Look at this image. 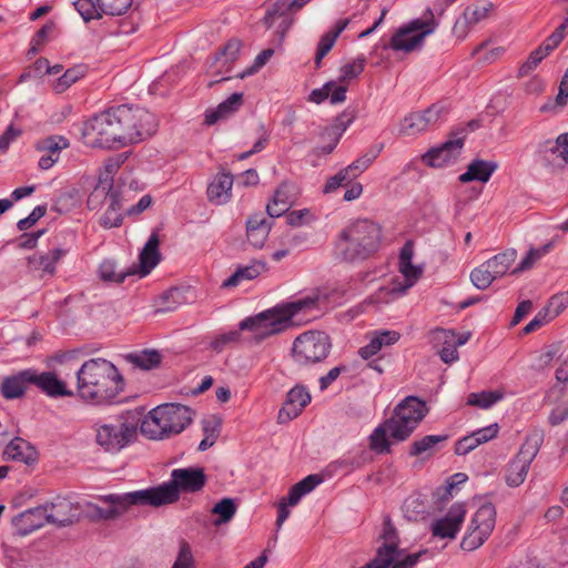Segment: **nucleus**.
Returning <instances> with one entry per match:
<instances>
[{
    "instance_id": "obj_28",
    "label": "nucleus",
    "mask_w": 568,
    "mask_h": 568,
    "mask_svg": "<svg viewBox=\"0 0 568 568\" xmlns=\"http://www.w3.org/2000/svg\"><path fill=\"white\" fill-rule=\"evenodd\" d=\"M271 230V223L262 214L257 213L252 215L246 222L247 241L256 248H261Z\"/></svg>"
},
{
    "instance_id": "obj_14",
    "label": "nucleus",
    "mask_w": 568,
    "mask_h": 568,
    "mask_svg": "<svg viewBox=\"0 0 568 568\" xmlns=\"http://www.w3.org/2000/svg\"><path fill=\"white\" fill-rule=\"evenodd\" d=\"M466 130L459 129L450 133L449 139L438 146L432 148L423 156L422 161L432 168H442L455 161L464 146Z\"/></svg>"
},
{
    "instance_id": "obj_3",
    "label": "nucleus",
    "mask_w": 568,
    "mask_h": 568,
    "mask_svg": "<svg viewBox=\"0 0 568 568\" xmlns=\"http://www.w3.org/2000/svg\"><path fill=\"white\" fill-rule=\"evenodd\" d=\"M78 394L92 404L113 402L124 389V381L118 368L104 358H91L77 372Z\"/></svg>"
},
{
    "instance_id": "obj_52",
    "label": "nucleus",
    "mask_w": 568,
    "mask_h": 568,
    "mask_svg": "<svg viewBox=\"0 0 568 568\" xmlns=\"http://www.w3.org/2000/svg\"><path fill=\"white\" fill-rule=\"evenodd\" d=\"M241 334L239 331H231L229 333L216 336L210 344V347L216 353H221L227 345L239 342Z\"/></svg>"
},
{
    "instance_id": "obj_53",
    "label": "nucleus",
    "mask_w": 568,
    "mask_h": 568,
    "mask_svg": "<svg viewBox=\"0 0 568 568\" xmlns=\"http://www.w3.org/2000/svg\"><path fill=\"white\" fill-rule=\"evenodd\" d=\"M193 562V555L189 542L181 540L179 555L172 568H192Z\"/></svg>"
},
{
    "instance_id": "obj_24",
    "label": "nucleus",
    "mask_w": 568,
    "mask_h": 568,
    "mask_svg": "<svg viewBox=\"0 0 568 568\" xmlns=\"http://www.w3.org/2000/svg\"><path fill=\"white\" fill-rule=\"evenodd\" d=\"M28 384H32V369H23L6 376L0 385V394L6 399L20 398L26 394Z\"/></svg>"
},
{
    "instance_id": "obj_17",
    "label": "nucleus",
    "mask_w": 568,
    "mask_h": 568,
    "mask_svg": "<svg viewBox=\"0 0 568 568\" xmlns=\"http://www.w3.org/2000/svg\"><path fill=\"white\" fill-rule=\"evenodd\" d=\"M49 524L58 527H65L80 519L81 511L77 503L68 497L57 496L52 501L45 504Z\"/></svg>"
},
{
    "instance_id": "obj_23",
    "label": "nucleus",
    "mask_w": 568,
    "mask_h": 568,
    "mask_svg": "<svg viewBox=\"0 0 568 568\" xmlns=\"http://www.w3.org/2000/svg\"><path fill=\"white\" fill-rule=\"evenodd\" d=\"M381 538L384 540V542L377 549L376 555L383 559H387L392 565L399 561L402 550L398 547V536L396 528L392 524V520L388 516L385 517L383 534Z\"/></svg>"
},
{
    "instance_id": "obj_4",
    "label": "nucleus",
    "mask_w": 568,
    "mask_h": 568,
    "mask_svg": "<svg viewBox=\"0 0 568 568\" xmlns=\"http://www.w3.org/2000/svg\"><path fill=\"white\" fill-rule=\"evenodd\" d=\"M382 229L367 219L356 220L345 226L334 241L333 254L342 263H361L381 247Z\"/></svg>"
},
{
    "instance_id": "obj_46",
    "label": "nucleus",
    "mask_w": 568,
    "mask_h": 568,
    "mask_svg": "<svg viewBox=\"0 0 568 568\" xmlns=\"http://www.w3.org/2000/svg\"><path fill=\"white\" fill-rule=\"evenodd\" d=\"M503 398V394L497 390L470 393L467 397V404L480 408H489Z\"/></svg>"
},
{
    "instance_id": "obj_43",
    "label": "nucleus",
    "mask_w": 568,
    "mask_h": 568,
    "mask_svg": "<svg viewBox=\"0 0 568 568\" xmlns=\"http://www.w3.org/2000/svg\"><path fill=\"white\" fill-rule=\"evenodd\" d=\"M129 359L142 369H152L161 364L162 355L155 349H145L139 354L129 355Z\"/></svg>"
},
{
    "instance_id": "obj_37",
    "label": "nucleus",
    "mask_w": 568,
    "mask_h": 568,
    "mask_svg": "<svg viewBox=\"0 0 568 568\" xmlns=\"http://www.w3.org/2000/svg\"><path fill=\"white\" fill-rule=\"evenodd\" d=\"M515 258H516V251L508 250V251H505L503 253L495 255L494 257L489 258L488 261H486L484 263H485L486 267L489 268L491 274L496 278H499L507 273L510 265L515 262Z\"/></svg>"
},
{
    "instance_id": "obj_22",
    "label": "nucleus",
    "mask_w": 568,
    "mask_h": 568,
    "mask_svg": "<svg viewBox=\"0 0 568 568\" xmlns=\"http://www.w3.org/2000/svg\"><path fill=\"white\" fill-rule=\"evenodd\" d=\"M356 119L355 110L346 109L336 119L334 124L329 125V144H323L315 148L316 155H326L333 152L339 142L343 133Z\"/></svg>"
},
{
    "instance_id": "obj_9",
    "label": "nucleus",
    "mask_w": 568,
    "mask_h": 568,
    "mask_svg": "<svg viewBox=\"0 0 568 568\" xmlns=\"http://www.w3.org/2000/svg\"><path fill=\"white\" fill-rule=\"evenodd\" d=\"M544 442L541 432H534L526 437L516 457L509 463L506 473V484L510 487L521 485L528 474L530 464L537 456Z\"/></svg>"
},
{
    "instance_id": "obj_32",
    "label": "nucleus",
    "mask_w": 568,
    "mask_h": 568,
    "mask_svg": "<svg viewBox=\"0 0 568 568\" xmlns=\"http://www.w3.org/2000/svg\"><path fill=\"white\" fill-rule=\"evenodd\" d=\"M286 4L284 2H275L271 8L267 9L262 22L267 28L271 29L276 20H280L277 24V34L280 36V40L282 41L285 37V33L292 26V20L286 16Z\"/></svg>"
},
{
    "instance_id": "obj_1",
    "label": "nucleus",
    "mask_w": 568,
    "mask_h": 568,
    "mask_svg": "<svg viewBox=\"0 0 568 568\" xmlns=\"http://www.w3.org/2000/svg\"><path fill=\"white\" fill-rule=\"evenodd\" d=\"M155 131L154 114L143 108L121 104L90 119L82 134L91 146L112 149L141 142Z\"/></svg>"
},
{
    "instance_id": "obj_15",
    "label": "nucleus",
    "mask_w": 568,
    "mask_h": 568,
    "mask_svg": "<svg viewBox=\"0 0 568 568\" xmlns=\"http://www.w3.org/2000/svg\"><path fill=\"white\" fill-rule=\"evenodd\" d=\"M133 0H75L74 8L85 22L103 16L124 14Z\"/></svg>"
},
{
    "instance_id": "obj_44",
    "label": "nucleus",
    "mask_w": 568,
    "mask_h": 568,
    "mask_svg": "<svg viewBox=\"0 0 568 568\" xmlns=\"http://www.w3.org/2000/svg\"><path fill=\"white\" fill-rule=\"evenodd\" d=\"M236 513V505L232 498H223L214 505L212 514L219 517L214 520V526H221L231 521Z\"/></svg>"
},
{
    "instance_id": "obj_47",
    "label": "nucleus",
    "mask_w": 568,
    "mask_h": 568,
    "mask_svg": "<svg viewBox=\"0 0 568 568\" xmlns=\"http://www.w3.org/2000/svg\"><path fill=\"white\" fill-rule=\"evenodd\" d=\"M85 73L83 65H77L68 69L55 82L54 90L58 93L65 91L74 82L81 79Z\"/></svg>"
},
{
    "instance_id": "obj_11",
    "label": "nucleus",
    "mask_w": 568,
    "mask_h": 568,
    "mask_svg": "<svg viewBox=\"0 0 568 568\" xmlns=\"http://www.w3.org/2000/svg\"><path fill=\"white\" fill-rule=\"evenodd\" d=\"M169 493L166 491L164 484L156 487L146 489L135 490L125 494H110L102 497V500L108 504L120 505L124 513L131 506H152L160 507L170 505Z\"/></svg>"
},
{
    "instance_id": "obj_55",
    "label": "nucleus",
    "mask_w": 568,
    "mask_h": 568,
    "mask_svg": "<svg viewBox=\"0 0 568 568\" xmlns=\"http://www.w3.org/2000/svg\"><path fill=\"white\" fill-rule=\"evenodd\" d=\"M336 39L334 36H331L329 33H325L322 36L316 50L315 55V65L316 68L321 67L322 59L332 50Z\"/></svg>"
},
{
    "instance_id": "obj_27",
    "label": "nucleus",
    "mask_w": 568,
    "mask_h": 568,
    "mask_svg": "<svg viewBox=\"0 0 568 568\" xmlns=\"http://www.w3.org/2000/svg\"><path fill=\"white\" fill-rule=\"evenodd\" d=\"M243 104V93L234 92L216 108L205 112V124L213 125L220 120L227 119Z\"/></svg>"
},
{
    "instance_id": "obj_29",
    "label": "nucleus",
    "mask_w": 568,
    "mask_h": 568,
    "mask_svg": "<svg viewBox=\"0 0 568 568\" xmlns=\"http://www.w3.org/2000/svg\"><path fill=\"white\" fill-rule=\"evenodd\" d=\"M159 244L158 234L152 233L139 255L140 266L136 270L141 276L148 275L159 264L161 260Z\"/></svg>"
},
{
    "instance_id": "obj_36",
    "label": "nucleus",
    "mask_w": 568,
    "mask_h": 568,
    "mask_svg": "<svg viewBox=\"0 0 568 568\" xmlns=\"http://www.w3.org/2000/svg\"><path fill=\"white\" fill-rule=\"evenodd\" d=\"M111 195H121V191L114 187V185H103L101 182H98L88 196V209L91 211L99 210L104 203H111Z\"/></svg>"
},
{
    "instance_id": "obj_61",
    "label": "nucleus",
    "mask_w": 568,
    "mask_h": 568,
    "mask_svg": "<svg viewBox=\"0 0 568 568\" xmlns=\"http://www.w3.org/2000/svg\"><path fill=\"white\" fill-rule=\"evenodd\" d=\"M352 179L348 176V173H345V169L337 172L334 176L329 178L325 184L324 192L331 193L337 190L343 184L351 182Z\"/></svg>"
},
{
    "instance_id": "obj_45",
    "label": "nucleus",
    "mask_w": 568,
    "mask_h": 568,
    "mask_svg": "<svg viewBox=\"0 0 568 568\" xmlns=\"http://www.w3.org/2000/svg\"><path fill=\"white\" fill-rule=\"evenodd\" d=\"M556 241V237L551 240L550 242L546 243L541 247L538 248H530L527 253V255L521 260V262L518 264V266L514 270V273H519L526 270H529L532 267V265L540 260L544 255H546L551 247L554 246V243Z\"/></svg>"
},
{
    "instance_id": "obj_8",
    "label": "nucleus",
    "mask_w": 568,
    "mask_h": 568,
    "mask_svg": "<svg viewBox=\"0 0 568 568\" xmlns=\"http://www.w3.org/2000/svg\"><path fill=\"white\" fill-rule=\"evenodd\" d=\"M437 26L434 12L428 8L422 18L400 27L390 38L389 47L394 51L412 52L423 44L425 38L433 33Z\"/></svg>"
},
{
    "instance_id": "obj_6",
    "label": "nucleus",
    "mask_w": 568,
    "mask_h": 568,
    "mask_svg": "<svg viewBox=\"0 0 568 568\" xmlns=\"http://www.w3.org/2000/svg\"><path fill=\"white\" fill-rule=\"evenodd\" d=\"M191 407L166 403L153 408L141 424V433L150 439L161 440L182 433L193 420Z\"/></svg>"
},
{
    "instance_id": "obj_59",
    "label": "nucleus",
    "mask_w": 568,
    "mask_h": 568,
    "mask_svg": "<svg viewBox=\"0 0 568 568\" xmlns=\"http://www.w3.org/2000/svg\"><path fill=\"white\" fill-rule=\"evenodd\" d=\"M94 510L97 517L104 520L115 519L124 514V509H122L121 506L116 504H109V507L106 508L95 506Z\"/></svg>"
},
{
    "instance_id": "obj_60",
    "label": "nucleus",
    "mask_w": 568,
    "mask_h": 568,
    "mask_svg": "<svg viewBox=\"0 0 568 568\" xmlns=\"http://www.w3.org/2000/svg\"><path fill=\"white\" fill-rule=\"evenodd\" d=\"M544 59L534 50L527 60L520 65L518 77L523 78L530 74Z\"/></svg>"
},
{
    "instance_id": "obj_35",
    "label": "nucleus",
    "mask_w": 568,
    "mask_h": 568,
    "mask_svg": "<svg viewBox=\"0 0 568 568\" xmlns=\"http://www.w3.org/2000/svg\"><path fill=\"white\" fill-rule=\"evenodd\" d=\"M99 277L103 282L116 283L121 284L128 276L138 274V270L135 267H129L125 270H118L116 262L112 258H105L99 265Z\"/></svg>"
},
{
    "instance_id": "obj_41",
    "label": "nucleus",
    "mask_w": 568,
    "mask_h": 568,
    "mask_svg": "<svg viewBox=\"0 0 568 568\" xmlns=\"http://www.w3.org/2000/svg\"><path fill=\"white\" fill-rule=\"evenodd\" d=\"M69 146V141L61 135H51L37 142L36 148L40 152H47L52 158H60V152Z\"/></svg>"
},
{
    "instance_id": "obj_63",
    "label": "nucleus",
    "mask_w": 568,
    "mask_h": 568,
    "mask_svg": "<svg viewBox=\"0 0 568 568\" xmlns=\"http://www.w3.org/2000/svg\"><path fill=\"white\" fill-rule=\"evenodd\" d=\"M554 146H555V142L546 141L544 143H541L539 145V148H538L539 156L547 164H550L556 159H559L558 158V150H556Z\"/></svg>"
},
{
    "instance_id": "obj_57",
    "label": "nucleus",
    "mask_w": 568,
    "mask_h": 568,
    "mask_svg": "<svg viewBox=\"0 0 568 568\" xmlns=\"http://www.w3.org/2000/svg\"><path fill=\"white\" fill-rule=\"evenodd\" d=\"M478 446L479 444L477 438L474 433H471L470 435L464 436L456 443L455 453L457 455H467Z\"/></svg>"
},
{
    "instance_id": "obj_18",
    "label": "nucleus",
    "mask_w": 568,
    "mask_h": 568,
    "mask_svg": "<svg viewBox=\"0 0 568 568\" xmlns=\"http://www.w3.org/2000/svg\"><path fill=\"white\" fill-rule=\"evenodd\" d=\"M442 112L443 108L437 104H433L422 112H412L400 121L399 133L408 136L422 133L438 122Z\"/></svg>"
},
{
    "instance_id": "obj_2",
    "label": "nucleus",
    "mask_w": 568,
    "mask_h": 568,
    "mask_svg": "<svg viewBox=\"0 0 568 568\" xmlns=\"http://www.w3.org/2000/svg\"><path fill=\"white\" fill-rule=\"evenodd\" d=\"M428 413L426 403L407 396L394 409L390 418L377 426L369 436V448L377 454H389L394 442L406 440Z\"/></svg>"
},
{
    "instance_id": "obj_49",
    "label": "nucleus",
    "mask_w": 568,
    "mask_h": 568,
    "mask_svg": "<svg viewBox=\"0 0 568 568\" xmlns=\"http://www.w3.org/2000/svg\"><path fill=\"white\" fill-rule=\"evenodd\" d=\"M366 59L365 57H358L354 61L346 63L341 68V77L338 81L342 83L347 80H352L358 77L365 68Z\"/></svg>"
},
{
    "instance_id": "obj_38",
    "label": "nucleus",
    "mask_w": 568,
    "mask_h": 568,
    "mask_svg": "<svg viewBox=\"0 0 568 568\" xmlns=\"http://www.w3.org/2000/svg\"><path fill=\"white\" fill-rule=\"evenodd\" d=\"M122 194L111 195V203L108 204L105 213L100 219V224L104 229L118 227L122 224Z\"/></svg>"
},
{
    "instance_id": "obj_12",
    "label": "nucleus",
    "mask_w": 568,
    "mask_h": 568,
    "mask_svg": "<svg viewBox=\"0 0 568 568\" xmlns=\"http://www.w3.org/2000/svg\"><path fill=\"white\" fill-rule=\"evenodd\" d=\"M206 475L201 467L176 468L171 473V479L164 484L169 493L170 503L173 504L180 499L181 493H197L206 484Z\"/></svg>"
},
{
    "instance_id": "obj_48",
    "label": "nucleus",
    "mask_w": 568,
    "mask_h": 568,
    "mask_svg": "<svg viewBox=\"0 0 568 568\" xmlns=\"http://www.w3.org/2000/svg\"><path fill=\"white\" fill-rule=\"evenodd\" d=\"M495 280H496V277L491 274L489 268L486 267L485 263L475 267L470 272L471 283L474 284V286L476 288L481 290V291L488 288Z\"/></svg>"
},
{
    "instance_id": "obj_40",
    "label": "nucleus",
    "mask_w": 568,
    "mask_h": 568,
    "mask_svg": "<svg viewBox=\"0 0 568 568\" xmlns=\"http://www.w3.org/2000/svg\"><path fill=\"white\" fill-rule=\"evenodd\" d=\"M382 151V145L375 149L368 150L365 154L356 159L348 166L345 168V173H348L352 180L357 178L361 173L369 168L374 160L378 156Z\"/></svg>"
},
{
    "instance_id": "obj_20",
    "label": "nucleus",
    "mask_w": 568,
    "mask_h": 568,
    "mask_svg": "<svg viewBox=\"0 0 568 568\" xmlns=\"http://www.w3.org/2000/svg\"><path fill=\"white\" fill-rule=\"evenodd\" d=\"M465 514L466 509L463 504L453 505L444 518L433 523V535L440 538H455L464 521Z\"/></svg>"
},
{
    "instance_id": "obj_30",
    "label": "nucleus",
    "mask_w": 568,
    "mask_h": 568,
    "mask_svg": "<svg viewBox=\"0 0 568 568\" xmlns=\"http://www.w3.org/2000/svg\"><path fill=\"white\" fill-rule=\"evenodd\" d=\"M498 164L494 161H485L476 159L469 163L467 171L459 175L462 183L479 181L486 183L493 173L497 170Z\"/></svg>"
},
{
    "instance_id": "obj_31",
    "label": "nucleus",
    "mask_w": 568,
    "mask_h": 568,
    "mask_svg": "<svg viewBox=\"0 0 568 568\" xmlns=\"http://www.w3.org/2000/svg\"><path fill=\"white\" fill-rule=\"evenodd\" d=\"M455 337L456 332L453 329L436 328L433 332V339L437 344L443 345V347L438 351V355L440 359L446 364L456 362L459 358L457 347L454 344Z\"/></svg>"
},
{
    "instance_id": "obj_34",
    "label": "nucleus",
    "mask_w": 568,
    "mask_h": 568,
    "mask_svg": "<svg viewBox=\"0 0 568 568\" xmlns=\"http://www.w3.org/2000/svg\"><path fill=\"white\" fill-rule=\"evenodd\" d=\"M265 271V263L254 261L250 265L239 266L235 272L222 283L223 288L235 287L243 281H251L256 278L262 272Z\"/></svg>"
},
{
    "instance_id": "obj_64",
    "label": "nucleus",
    "mask_w": 568,
    "mask_h": 568,
    "mask_svg": "<svg viewBox=\"0 0 568 568\" xmlns=\"http://www.w3.org/2000/svg\"><path fill=\"white\" fill-rule=\"evenodd\" d=\"M323 481V478L321 475L317 474H311L306 476L301 481L296 483L298 490L304 495L311 493L315 489L317 485H320Z\"/></svg>"
},
{
    "instance_id": "obj_16",
    "label": "nucleus",
    "mask_w": 568,
    "mask_h": 568,
    "mask_svg": "<svg viewBox=\"0 0 568 568\" xmlns=\"http://www.w3.org/2000/svg\"><path fill=\"white\" fill-rule=\"evenodd\" d=\"M399 272L404 276V282H395L392 287H381L373 296L376 302L388 303L392 298L400 296L407 292L422 276L423 267L409 263H399Z\"/></svg>"
},
{
    "instance_id": "obj_13",
    "label": "nucleus",
    "mask_w": 568,
    "mask_h": 568,
    "mask_svg": "<svg viewBox=\"0 0 568 568\" xmlns=\"http://www.w3.org/2000/svg\"><path fill=\"white\" fill-rule=\"evenodd\" d=\"M136 436V426L121 422L104 424L97 429V443L106 452H119L129 445Z\"/></svg>"
},
{
    "instance_id": "obj_10",
    "label": "nucleus",
    "mask_w": 568,
    "mask_h": 568,
    "mask_svg": "<svg viewBox=\"0 0 568 568\" xmlns=\"http://www.w3.org/2000/svg\"><path fill=\"white\" fill-rule=\"evenodd\" d=\"M495 524L496 508L491 503H485L475 513L468 532L460 542V547L467 551L480 547L493 532Z\"/></svg>"
},
{
    "instance_id": "obj_7",
    "label": "nucleus",
    "mask_w": 568,
    "mask_h": 568,
    "mask_svg": "<svg viewBox=\"0 0 568 568\" xmlns=\"http://www.w3.org/2000/svg\"><path fill=\"white\" fill-rule=\"evenodd\" d=\"M331 337L321 331H307L298 335L292 347L294 362L300 366H311L323 362L332 351Z\"/></svg>"
},
{
    "instance_id": "obj_33",
    "label": "nucleus",
    "mask_w": 568,
    "mask_h": 568,
    "mask_svg": "<svg viewBox=\"0 0 568 568\" xmlns=\"http://www.w3.org/2000/svg\"><path fill=\"white\" fill-rule=\"evenodd\" d=\"M233 175L231 173L219 174L207 186V197L215 204H224L231 199Z\"/></svg>"
},
{
    "instance_id": "obj_56",
    "label": "nucleus",
    "mask_w": 568,
    "mask_h": 568,
    "mask_svg": "<svg viewBox=\"0 0 568 568\" xmlns=\"http://www.w3.org/2000/svg\"><path fill=\"white\" fill-rule=\"evenodd\" d=\"M47 213L45 205H38L33 209V211L24 219H21L17 226L20 231H26L29 227L33 226L41 217H43Z\"/></svg>"
},
{
    "instance_id": "obj_50",
    "label": "nucleus",
    "mask_w": 568,
    "mask_h": 568,
    "mask_svg": "<svg viewBox=\"0 0 568 568\" xmlns=\"http://www.w3.org/2000/svg\"><path fill=\"white\" fill-rule=\"evenodd\" d=\"M121 164L122 160L120 156L106 159L98 182H101L103 185H113V175L119 171Z\"/></svg>"
},
{
    "instance_id": "obj_62",
    "label": "nucleus",
    "mask_w": 568,
    "mask_h": 568,
    "mask_svg": "<svg viewBox=\"0 0 568 568\" xmlns=\"http://www.w3.org/2000/svg\"><path fill=\"white\" fill-rule=\"evenodd\" d=\"M498 432H499V426L497 423H495L487 427L477 429L473 433L476 436L478 444L481 445V444H485V443L496 438L498 435Z\"/></svg>"
},
{
    "instance_id": "obj_51",
    "label": "nucleus",
    "mask_w": 568,
    "mask_h": 568,
    "mask_svg": "<svg viewBox=\"0 0 568 568\" xmlns=\"http://www.w3.org/2000/svg\"><path fill=\"white\" fill-rule=\"evenodd\" d=\"M491 7H493V4L489 2L486 4H483V6L475 4L471 7H467L464 11V19H465L466 23H468V24L478 23L480 20H483L487 17Z\"/></svg>"
},
{
    "instance_id": "obj_58",
    "label": "nucleus",
    "mask_w": 568,
    "mask_h": 568,
    "mask_svg": "<svg viewBox=\"0 0 568 568\" xmlns=\"http://www.w3.org/2000/svg\"><path fill=\"white\" fill-rule=\"evenodd\" d=\"M182 292L179 288H171L162 295V300L168 303L161 312H172L181 304Z\"/></svg>"
},
{
    "instance_id": "obj_42",
    "label": "nucleus",
    "mask_w": 568,
    "mask_h": 568,
    "mask_svg": "<svg viewBox=\"0 0 568 568\" xmlns=\"http://www.w3.org/2000/svg\"><path fill=\"white\" fill-rule=\"evenodd\" d=\"M64 253L65 251L62 248H54L49 254L33 256L29 261L34 264L37 268L52 275L55 272V263L64 255Z\"/></svg>"
},
{
    "instance_id": "obj_26",
    "label": "nucleus",
    "mask_w": 568,
    "mask_h": 568,
    "mask_svg": "<svg viewBox=\"0 0 568 568\" xmlns=\"http://www.w3.org/2000/svg\"><path fill=\"white\" fill-rule=\"evenodd\" d=\"M38 458L36 448L26 439L14 437L3 450L4 460L21 462L27 465L34 463Z\"/></svg>"
},
{
    "instance_id": "obj_21",
    "label": "nucleus",
    "mask_w": 568,
    "mask_h": 568,
    "mask_svg": "<svg viewBox=\"0 0 568 568\" xmlns=\"http://www.w3.org/2000/svg\"><path fill=\"white\" fill-rule=\"evenodd\" d=\"M311 402V394L304 386H295L288 393L284 406L278 413L281 423L296 418Z\"/></svg>"
},
{
    "instance_id": "obj_5",
    "label": "nucleus",
    "mask_w": 568,
    "mask_h": 568,
    "mask_svg": "<svg viewBox=\"0 0 568 568\" xmlns=\"http://www.w3.org/2000/svg\"><path fill=\"white\" fill-rule=\"evenodd\" d=\"M318 302L320 297L315 294L280 304L255 316L246 317L240 323V331L253 332L254 341L261 343L265 338L283 332L294 316L318 310Z\"/></svg>"
},
{
    "instance_id": "obj_39",
    "label": "nucleus",
    "mask_w": 568,
    "mask_h": 568,
    "mask_svg": "<svg viewBox=\"0 0 568 568\" xmlns=\"http://www.w3.org/2000/svg\"><path fill=\"white\" fill-rule=\"evenodd\" d=\"M447 435H427L423 438L415 440L410 445V456H422L423 454L432 455L435 450V446L439 443L447 440Z\"/></svg>"
},
{
    "instance_id": "obj_54",
    "label": "nucleus",
    "mask_w": 568,
    "mask_h": 568,
    "mask_svg": "<svg viewBox=\"0 0 568 568\" xmlns=\"http://www.w3.org/2000/svg\"><path fill=\"white\" fill-rule=\"evenodd\" d=\"M568 306V292H562L559 294H556L550 297L548 301L546 307L547 311L552 315V317H557L559 314H561L566 307Z\"/></svg>"
},
{
    "instance_id": "obj_25",
    "label": "nucleus",
    "mask_w": 568,
    "mask_h": 568,
    "mask_svg": "<svg viewBox=\"0 0 568 568\" xmlns=\"http://www.w3.org/2000/svg\"><path fill=\"white\" fill-rule=\"evenodd\" d=\"M32 384L50 397L73 395V392L67 388L65 383L59 379L52 372L37 373V371L32 369Z\"/></svg>"
},
{
    "instance_id": "obj_19",
    "label": "nucleus",
    "mask_w": 568,
    "mask_h": 568,
    "mask_svg": "<svg viewBox=\"0 0 568 568\" xmlns=\"http://www.w3.org/2000/svg\"><path fill=\"white\" fill-rule=\"evenodd\" d=\"M48 507L44 505L29 508L12 520V524L19 536H27L34 530L42 528L45 524H49L47 516Z\"/></svg>"
}]
</instances>
